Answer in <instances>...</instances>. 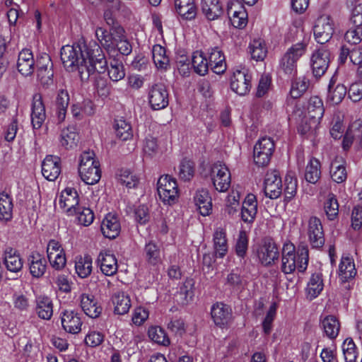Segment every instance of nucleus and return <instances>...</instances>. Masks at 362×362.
<instances>
[{
    "label": "nucleus",
    "mask_w": 362,
    "mask_h": 362,
    "mask_svg": "<svg viewBox=\"0 0 362 362\" xmlns=\"http://www.w3.org/2000/svg\"><path fill=\"white\" fill-rule=\"evenodd\" d=\"M81 179L87 185H95L101 177L100 163L93 151H84L79 157L78 168Z\"/></svg>",
    "instance_id": "f257e3e1"
},
{
    "label": "nucleus",
    "mask_w": 362,
    "mask_h": 362,
    "mask_svg": "<svg viewBox=\"0 0 362 362\" xmlns=\"http://www.w3.org/2000/svg\"><path fill=\"white\" fill-rule=\"evenodd\" d=\"M88 49L83 42L62 47L60 56L65 69L69 71H75L80 62H86V52Z\"/></svg>",
    "instance_id": "f03ea898"
},
{
    "label": "nucleus",
    "mask_w": 362,
    "mask_h": 362,
    "mask_svg": "<svg viewBox=\"0 0 362 362\" xmlns=\"http://www.w3.org/2000/svg\"><path fill=\"white\" fill-rule=\"evenodd\" d=\"M305 46L303 43L293 45L284 54L279 61V71L288 77L293 76L297 71V61L305 53Z\"/></svg>",
    "instance_id": "7ed1b4c3"
},
{
    "label": "nucleus",
    "mask_w": 362,
    "mask_h": 362,
    "mask_svg": "<svg viewBox=\"0 0 362 362\" xmlns=\"http://www.w3.org/2000/svg\"><path fill=\"white\" fill-rule=\"evenodd\" d=\"M157 191L162 202L168 205L176 202L178 198V189L176 180L170 176L162 175L157 182Z\"/></svg>",
    "instance_id": "20e7f679"
},
{
    "label": "nucleus",
    "mask_w": 362,
    "mask_h": 362,
    "mask_svg": "<svg viewBox=\"0 0 362 362\" xmlns=\"http://www.w3.org/2000/svg\"><path fill=\"white\" fill-rule=\"evenodd\" d=\"M211 179L214 188L226 192L230 187L231 175L228 167L220 162L214 163L211 170Z\"/></svg>",
    "instance_id": "39448f33"
},
{
    "label": "nucleus",
    "mask_w": 362,
    "mask_h": 362,
    "mask_svg": "<svg viewBox=\"0 0 362 362\" xmlns=\"http://www.w3.org/2000/svg\"><path fill=\"white\" fill-rule=\"evenodd\" d=\"M148 102L153 110L165 108L169 103V94L165 86L156 83L149 87L148 91Z\"/></svg>",
    "instance_id": "423d86ee"
},
{
    "label": "nucleus",
    "mask_w": 362,
    "mask_h": 362,
    "mask_svg": "<svg viewBox=\"0 0 362 362\" xmlns=\"http://www.w3.org/2000/svg\"><path fill=\"white\" fill-rule=\"evenodd\" d=\"M330 62V52L325 46L315 49L310 57V66L315 78H320L327 71Z\"/></svg>",
    "instance_id": "0eeeda50"
},
{
    "label": "nucleus",
    "mask_w": 362,
    "mask_h": 362,
    "mask_svg": "<svg viewBox=\"0 0 362 362\" xmlns=\"http://www.w3.org/2000/svg\"><path fill=\"white\" fill-rule=\"evenodd\" d=\"M274 150V144L270 137H262L258 140L254 147L253 157L255 163L259 166L267 165Z\"/></svg>",
    "instance_id": "6e6552de"
},
{
    "label": "nucleus",
    "mask_w": 362,
    "mask_h": 362,
    "mask_svg": "<svg viewBox=\"0 0 362 362\" xmlns=\"http://www.w3.org/2000/svg\"><path fill=\"white\" fill-rule=\"evenodd\" d=\"M334 30V21L328 16L319 17L313 27L315 38L321 45L327 42L332 38Z\"/></svg>",
    "instance_id": "1a4fd4ad"
},
{
    "label": "nucleus",
    "mask_w": 362,
    "mask_h": 362,
    "mask_svg": "<svg viewBox=\"0 0 362 362\" xmlns=\"http://www.w3.org/2000/svg\"><path fill=\"white\" fill-rule=\"evenodd\" d=\"M226 11L231 24L235 28H243L247 25V13L240 1H230L227 4Z\"/></svg>",
    "instance_id": "9d476101"
},
{
    "label": "nucleus",
    "mask_w": 362,
    "mask_h": 362,
    "mask_svg": "<svg viewBox=\"0 0 362 362\" xmlns=\"http://www.w3.org/2000/svg\"><path fill=\"white\" fill-rule=\"evenodd\" d=\"M251 79L246 69H235L230 78V88L239 95H245L250 90Z\"/></svg>",
    "instance_id": "9b49d317"
},
{
    "label": "nucleus",
    "mask_w": 362,
    "mask_h": 362,
    "mask_svg": "<svg viewBox=\"0 0 362 362\" xmlns=\"http://www.w3.org/2000/svg\"><path fill=\"white\" fill-rule=\"evenodd\" d=\"M79 198L77 191L74 188H66L59 197V205L68 216H74L76 214Z\"/></svg>",
    "instance_id": "f8f14e48"
},
{
    "label": "nucleus",
    "mask_w": 362,
    "mask_h": 362,
    "mask_svg": "<svg viewBox=\"0 0 362 362\" xmlns=\"http://www.w3.org/2000/svg\"><path fill=\"white\" fill-rule=\"evenodd\" d=\"M308 235L313 248H320L325 244L322 225L320 218L312 216L308 221Z\"/></svg>",
    "instance_id": "ddd939ff"
},
{
    "label": "nucleus",
    "mask_w": 362,
    "mask_h": 362,
    "mask_svg": "<svg viewBox=\"0 0 362 362\" xmlns=\"http://www.w3.org/2000/svg\"><path fill=\"white\" fill-rule=\"evenodd\" d=\"M63 329L70 334H78L81 330L82 320L80 314L73 310H64L60 314Z\"/></svg>",
    "instance_id": "4468645a"
},
{
    "label": "nucleus",
    "mask_w": 362,
    "mask_h": 362,
    "mask_svg": "<svg viewBox=\"0 0 362 362\" xmlns=\"http://www.w3.org/2000/svg\"><path fill=\"white\" fill-rule=\"evenodd\" d=\"M264 192L272 199H277L282 193V183L279 173L276 171L268 172L264 179Z\"/></svg>",
    "instance_id": "2eb2a0df"
},
{
    "label": "nucleus",
    "mask_w": 362,
    "mask_h": 362,
    "mask_svg": "<svg viewBox=\"0 0 362 362\" xmlns=\"http://www.w3.org/2000/svg\"><path fill=\"white\" fill-rule=\"evenodd\" d=\"M257 257L264 266L272 265L278 259L279 253L276 245L271 240H267L257 250Z\"/></svg>",
    "instance_id": "dca6fc26"
},
{
    "label": "nucleus",
    "mask_w": 362,
    "mask_h": 362,
    "mask_svg": "<svg viewBox=\"0 0 362 362\" xmlns=\"http://www.w3.org/2000/svg\"><path fill=\"white\" fill-rule=\"evenodd\" d=\"M211 317L214 323L221 327H227L232 321L233 313L231 308L223 303H216L211 310Z\"/></svg>",
    "instance_id": "f3484780"
},
{
    "label": "nucleus",
    "mask_w": 362,
    "mask_h": 362,
    "mask_svg": "<svg viewBox=\"0 0 362 362\" xmlns=\"http://www.w3.org/2000/svg\"><path fill=\"white\" fill-rule=\"evenodd\" d=\"M116 27L112 26L110 31L102 27H98L95 31V37L100 46L107 52L110 57H114L116 53V49H115V40L116 37L115 30Z\"/></svg>",
    "instance_id": "a211bd4d"
},
{
    "label": "nucleus",
    "mask_w": 362,
    "mask_h": 362,
    "mask_svg": "<svg viewBox=\"0 0 362 362\" xmlns=\"http://www.w3.org/2000/svg\"><path fill=\"white\" fill-rule=\"evenodd\" d=\"M61 173V160L58 156H47L42 163V174L49 181H54Z\"/></svg>",
    "instance_id": "6ab92c4d"
},
{
    "label": "nucleus",
    "mask_w": 362,
    "mask_h": 362,
    "mask_svg": "<svg viewBox=\"0 0 362 362\" xmlns=\"http://www.w3.org/2000/svg\"><path fill=\"white\" fill-rule=\"evenodd\" d=\"M95 49H88L86 51V56L90 66L93 68V74L95 71L103 73L107 69V61L103 52L98 45H95Z\"/></svg>",
    "instance_id": "aec40b11"
},
{
    "label": "nucleus",
    "mask_w": 362,
    "mask_h": 362,
    "mask_svg": "<svg viewBox=\"0 0 362 362\" xmlns=\"http://www.w3.org/2000/svg\"><path fill=\"white\" fill-rule=\"evenodd\" d=\"M101 232L103 235L109 239H115L121 231V224L117 216L109 213L103 218L101 226Z\"/></svg>",
    "instance_id": "412c9836"
},
{
    "label": "nucleus",
    "mask_w": 362,
    "mask_h": 362,
    "mask_svg": "<svg viewBox=\"0 0 362 362\" xmlns=\"http://www.w3.org/2000/svg\"><path fill=\"white\" fill-rule=\"evenodd\" d=\"M17 69L23 76H29L33 74L35 67L33 54L29 49L21 50L18 57Z\"/></svg>",
    "instance_id": "4be33fe9"
},
{
    "label": "nucleus",
    "mask_w": 362,
    "mask_h": 362,
    "mask_svg": "<svg viewBox=\"0 0 362 362\" xmlns=\"http://www.w3.org/2000/svg\"><path fill=\"white\" fill-rule=\"evenodd\" d=\"M98 264L101 272L106 276H112L118 269L117 260L109 251L100 252L98 257Z\"/></svg>",
    "instance_id": "5701e85b"
},
{
    "label": "nucleus",
    "mask_w": 362,
    "mask_h": 362,
    "mask_svg": "<svg viewBox=\"0 0 362 362\" xmlns=\"http://www.w3.org/2000/svg\"><path fill=\"white\" fill-rule=\"evenodd\" d=\"M46 118L45 107L40 95L33 97L32 103L31 123L33 129H40Z\"/></svg>",
    "instance_id": "b1692460"
},
{
    "label": "nucleus",
    "mask_w": 362,
    "mask_h": 362,
    "mask_svg": "<svg viewBox=\"0 0 362 362\" xmlns=\"http://www.w3.org/2000/svg\"><path fill=\"white\" fill-rule=\"evenodd\" d=\"M81 307L84 313L91 318H96L102 313V307L92 294L83 293L80 296Z\"/></svg>",
    "instance_id": "393cba45"
},
{
    "label": "nucleus",
    "mask_w": 362,
    "mask_h": 362,
    "mask_svg": "<svg viewBox=\"0 0 362 362\" xmlns=\"http://www.w3.org/2000/svg\"><path fill=\"white\" fill-rule=\"evenodd\" d=\"M257 214V201L256 196L249 194L245 197L241 209V218L245 223H252Z\"/></svg>",
    "instance_id": "a878e982"
},
{
    "label": "nucleus",
    "mask_w": 362,
    "mask_h": 362,
    "mask_svg": "<svg viewBox=\"0 0 362 362\" xmlns=\"http://www.w3.org/2000/svg\"><path fill=\"white\" fill-rule=\"evenodd\" d=\"M202 11L209 21H215L223 13V8L219 0H202Z\"/></svg>",
    "instance_id": "bb28decb"
},
{
    "label": "nucleus",
    "mask_w": 362,
    "mask_h": 362,
    "mask_svg": "<svg viewBox=\"0 0 362 362\" xmlns=\"http://www.w3.org/2000/svg\"><path fill=\"white\" fill-rule=\"evenodd\" d=\"M295 246L291 243L284 244L281 257V271L286 274H292L296 270V265L293 261L295 256Z\"/></svg>",
    "instance_id": "cd10ccee"
},
{
    "label": "nucleus",
    "mask_w": 362,
    "mask_h": 362,
    "mask_svg": "<svg viewBox=\"0 0 362 362\" xmlns=\"http://www.w3.org/2000/svg\"><path fill=\"white\" fill-rule=\"evenodd\" d=\"M325 112L323 102L318 96H313L310 98L307 107V115L308 119H314V126L316 122H320Z\"/></svg>",
    "instance_id": "c85d7f7f"
},
{
    "label": "nucleus",
    "mask_w": 362,
    "mask_h": 362,
    "mask_svg": "<svg viewBox=\"0 0 362 362\" xmlns=\"http://www.w3.org/2000/svg\"><path fill=\"white\" fill-rule=\"evenodd\" d=\"M69 104L68 91L66 89L59 90L55 99V114L59 123L64 121Z\"/></svg>",
    "instance_id": "c756f323"
},
{
    "label": "nucleus",
    "mask_w": 362,
    "mask_h": 362,
    "mask_svg": "<svg viewBox=\"0 0 362 362\" xmlns=\"http://www.w3.org/2000/svg\"><path fill=\"white\" fill-rule=\"evenodd\" d=\"M29 269L31 275L35 278L42 276L47 269L45 258L38 252H33L29 258Z\"/></svg>",
    "instance_id": "7c9ffc66"
},
{
    "label": "nucleus",
    "mask_w": 362,
    "mask_h": 362,
    "mask_svg": "<svg viewBox=\"0 0 362 362\" xmlns=\"http://www.w3.org/2000/svg\"><path fill=\"white\" fill-rule=\"evenodd\" d=\"M208 62L211 70L217 74H223L226 69L225 57L217 47L210 49Z\"/></svg>",
    "instance_id": "2f4dec72"
},
{
    "label": "nucleus",
    "mask_w": 362,
    "mask_h": 362,
    "mask_svg": "<svg viewBox=\"0 0 362 362\" xmlns=\"http://www.w3.org/2000/svg\"><path fill=\"white\" fill-rule=\"evenodd\" d=\"M356 139H358L362 146V121L361 119H357L349 125L343 139L344 148H348Z\"/></svg>",
    "instance_id": "473e14b6"
},
{
    "label": "nucleus",
    "mask_w": 362,
    "mask_h": 362,
    "mask_svg": "<svg viewBox=\"0 0 362 362\" xmlns=\"http://www.w3.org/2000/svg\"><path fill=\"white\" fill-rule=\"evenodd\" d=\"M330 176L332 180L338 184L344 182L347 179L346 162L342 158L337 157L331 163Z\"/></svg>",
    "instance_id": "72a5a7b5"
},
{
    "label": "nucleus",
    "mask_w": 362,
    "mask_h": 362,
    "mask_svg": "<svg viewBox=\"0 0 362 362\" xmlns=\"http://www.w3.org/2000/svg\"><path fill=\"white\" fill-rule=\"evenodd\" d=\"M114 305V313L117 315L127 313L131 308V300L128 294L124 291H117L112 297Z\"/></svg>",
    "instance_id": "f704fd0d"
},
{
    "label": "nucleus",
    "mask_w": 362,
    "mask_h": 362,
    "mask_svg": "<svg viewBox=\"0 0 362 362\" xmlns=\"http://www.w3.org/2000/svg\"><path fill=\"white\" fill-rule=\"evenodd\" d=\"M177 13L185 20H192L197 16V6L194 0H175Z\"/></svg>",
    "instance_id": "c9c22d12"
},
{
    "label": "nucleus",
    "mask_w": 362,
    "mask_h": 362,
    "mask_svg": "<svg viewBox=\"0 0 362 362\" xmlns=\"http://www.w3.org/2000/svg\"><path fill=\"white\" fill-rule=\"evenodd\" d=\"M194 202L202 216L210 214L212 211V202L208 190L204 189L197 190L194 196Z\"/></svg>",
    "instance_id": "e433bc0d"
},
{
    "label": "nucleus",
    "mask_w": 362,
    "mask_h": 362,
    "mask_svg": "<svg viewBox=\"0 0 362 362\" xmlns=\"http://www.w3.org/2000/svg\"><path fill=\"white\" fill-rule=\"evenodd\" d=\"M320 327L325 335L329 339L337 337L340 330V323L337 318L333 315H328L320 321Z\"/></svg>",
    "instance_id": "4c0bfd02"
},
{
    "label": "nucleus",
    "mask_w": 362,
    "mask_h": 362,
    "mask_svg": "<svg viewBox=\"0 0 362 362\" xmlns=\"http://www.w3.org/2000/svg\"><path fill=\"white\" fill-rule=\"evenodd\" d=\"M35 312L37 316L43 320H49L53 315V303L52 300L45 296H40L35 300Z\"/></svg>",
    "instance_id": "58836bf2"
},
{
    "label": "nucleus",
    "mask_w": 362,
    "mask_h": 362,
    "mask_svg": "<svg viewBox=\"0 0 362 362\" xmlns=\"http://www.w3.org/2000/svg\"><path fill=\"white\" fill-rule=\"evenodd\" d=\"M115 30V35H116L115 49H116V53L114 57L117 55V52L122 55H129L132 51V47L124 35V30L121 26L117 25Z\"/></svg>",
    "instance_id": "ea45409f"
},
{
    "label": "nucleus",
    "mask_w": 362,
    "mask_h": 362,
    "mask_svg": "<svg viewBox=\"0 0 362 362\" xmlns=\"http://www.w3.org/2000/svg\"><path fill=\"white\" fill-rule=\"evenodd\" d=\"M347 93L346 87L341 83L335 84L331 78L328 86L327 100L333 105L339 104Z\"/></svg>",
    "instance_id": "a19ab883"
},
{
    "label": "nucleus",
    "mask_w": 362,
    "mask_h": 362,
    "mask_svg": "<svg viewBox=\"0 0 362 362\" xmlns=\"http://www.w3.org/2000/svg\"><path fill=\"white\" fill-rule=\"evenodd\" d=\"M13 202L12 197L5 192L0 193V221L8 222L12 220Z\"/></svg>",
    "instance_id": "79ce46f5"
},
{
    "label": "nucleus",
    "mask_w": 362,
    "mask_h": 362,
    "mask_svg": "<svg viewBox=\"0 0 362 362\" xmlns=\"http://www.w3.org/2000/svg\"><path fill=\"white\" fill-rule=\"evenodd\" d=\"M214 248L215 255L218 258H223L228 252L226 231L223 228H217L214 233Z\"/></svg>",
    "instance_id": "37998d69"
},
{
    "label": "nucleus",
    "mask_w": 362,
    "mask_h": 362,
    "mask_svg": "<svg viewBox=\"0 0 362 362\" xmlns=\"http://www.w3.org/2000/svg\"><path fill=\"white\" fill-rule=\"evenodd\" d=\"M4 264L11 272H18L23 267V262L17 251L12 247H7L4 251Z\"/></svg>",
    "instance_id": "c03bdc74"
},
{
    "label": "nucleus",
    "mask_w": 362,
    "mask_h": 362,
    "mask_svg": "<svg viewBox=\"0 0 362 362\" xmlns=\"http://www.w3.org/2000/svg\"><path fill=\"white\" fill-rule=\"evenodd\" d=\"M324 288L322 275L320 273H315L311 275L307 284L306 293L308 298L313 300L317 298Z\"/></svg>",
    "instance_id": "a18cd8bd"
},
{
    "label": "nucleus",
    "mask_w": 362,
    "mask_h": 362,
    "mask_svg": "<svg viewBox=\"0 0 362 362\" xmlns=\"http://www.w3.org/2000/svg\"><path fill=\"white\" fill-rule=\"evenodd\" d=\"M356 274L354 261L352 257H342L339 264V276L343 281H348Z\"/></svg>",
    "instance_id": "49530a36"
},
{
    "label": "nucleus",
    "mask_w": 362,
    "mask_h": 362,
    "mask_svg": "<svg viewBox=\"0 0 362 362\" xmlns=\"http://www.w3.org/2000/svg\"><path fill=\"white\" fill-rule=\"evenodd\" d=\"M92 259L88 255L77 257L75 262L76 273L81 279L88 277L92 272Z\"/></svg>",
    "instance_id": "de8ad7c7"
},
{
    "label": "nucleus",
    "mask_w": 362,
    "mask_h": 362,
    "mask_svg": "<svg viewBox=\"0 0 362 362\" xmlns=\"http://www.w3.org/2000/svg\"><path fill=\"white\" fill-rule=\"evenodd\" d=\"M251 57L255 61H263L267 54V48L262 39H254L249 45Z\"/></svg>",
    "instance_id": "09e8293b"
},
{
    "label": "nucleus",
    "mask_w": 362,
    "mask_h": 362,
    "mask_svg": "<svg viewBox=\"0 0 362 362\" xmlns=\"http://www.w3.org/2000/svg\"><path fill=\"white\" fill-rule=\"evenodd\" d=\"M153 59L159 69L166 70L169 66V58L166 55L165 49L160 45H156L152 49Z\"/></svg>",
    "instance_id": "8fccbe9b"
},
{
    "label": "nucleus",
    "mask_w": 362,
    "mask_h": 362,
    "mask_svg": "<svg viewBox=\"0 0 362 362\" xmlns=\"http://www.w3.org/2000/svg\"><path fill=\"white\" fill-rule=\"evenodd\" d=\"M146 260L151 265H156L161 261L160 247L153 241H149L144 247Z\"/></svg>",
    "instance_id": "3c124183"
},
{
    "label": "nucleus",
    "mask_w": 362,
    "mask_h": 362,
    "mask_svg": "<svg viewBox=\"0 0 362 362\" xmlns=\"http://www.w3.org/2000/svg\"><path fill=\"white\" fill-rule=\"evenodd\" d=\"M320 161L316 158H311L305 168V178L306 181L312 184H315L320 178Z\"/></svg>",
    "instance_id": "603ef678"
},
{
    "label": "nucleus",
    "mask_w": 362,
    "mask_h": 362,
    "mask_svg": "<svg viewBox=\"0 0 362 362\" xmlns=\"http://www.w3.org/2000/svg\"><path fill=\"white\" fill-rule=\"evenodd\" d=\"M114 128L116 136L122 141H127L133 136L130 124L122 118L115 119Z\"/></svg>",
    "instance_id": "864d4df0"
},
{
    "label": "nucleus",
    "mask_w": 362,
    "mask_h": 362,
    "mask_svg": "<svg viewBox=\"0 0 362 362\" xmlns=\"http://www.w3.org/2000/svg\"><path fill=\"white\" fill-rule=\"evenodd\" d=\"M60 143L66 148H71L78 141V134L74 127H68L62 131Z\"/></svg>",
    "instance_id": "5fc2aeb1"
},
{
    "label": "nucleus",
    "mask_w": 362,
    "mask_h": 362,
    "mask_svg": "<svg viewBox=\"0 0 362 362\" xmlns=\"http://www.w3.org/2000/svg\"><path fill=\"white\" fill-rule=\"evenodd\" d=\"M148 336L152 341L158 344L168 346L170 344L165 331L159 326H151L148 329Z\"/></svg>",
    "instance_id": "6e6d98bb"
},
{
    "label": "nucleus",
    "mask_w": 362,
    "mask_h": 362,
    "mask_svg": "<svg viewBox=\"0 0 362 362\" xmlns=\"http://www.w3.org/2000/svg\"><path fill=\"white\" fill-rule=\"evenodd\" d=\"M192 64L194 71L200 76H204L209 70V64L208 59L204 56L202 52L196 51L192 57Z\"/></svg>",
    "instance_id": "4d7b16f0"
},
{
    "label": "nucleus",
    "mask_w": 362,
    "mask_h": 362,
    "mask_svg": "<svg viewBox=\"0 0 362 362\" xmlns=\"http://www.w3.org/2000/svg\"><path fill=\"white\" fill-rule=\"evenodd\" d=\"M324 211L329 221H334L339 215V203L334 194H329L327 199L324 203Z\"/></svg>",
    "instance_id": "13d9d810"
},
{
    "label": "nucleus",
    "mask_w": 362,
    "mask_h": 362,
    "mask_svg": "<svg viewBox=\"0 0 362 362\" xmlns=\"http://www.w3.org/2000/svg\"><path fill=\"white\" fill-rule=\"evenodd\" d=\"M284 196L285 200L289 202L296 194L298 187V181L293 172H288L284 180Z\"/></svg>",
    "instance_id": "bf43d9fd"
},
{
    "label": "nucleus",
    "mask_w": 362,
    "mask_h": 362,
    "mask_svg": "<svg viewBox=\"0 0 362 362\" xmlns=\"http://www.w3.org/2000/svg\"><path fill=\"white\" fill-rule=\"evenodd\" d=\"M296 258H293V261L296 265V270L299 272H304L308 264V249L307 247H298L297 250H295Z\"/></svg>",
    "instance_id": "052dcab7"
},
{
    "label": "nucleus",
    "mask_w": 362,
    "mask_h": 362,
    "mask_svg": "<svg viewBox=\"0 0 362 362\" xmlns=\"http://www.w3.org/2000/svg\"><path fill=\"white\" fill-rule=\"evenodd\" d=\"M345 362H356L358 351L351 338H346L341 346Z\"/></svg>",
    "instance_id": "680f3d73"
},
{
    "label": "nucleus",
    "mask_w": 362,
    "mask_h": 362,
    "mask_svg": "<svg viewBox=\"0 0 362 362\" xmlns=\"http://www.w3.org/2000/svg\"><path fill=\"white\" fill-rule=\"evenodd\" d=\"M178 175L183 181L190 180L194 175V163L190 160L183 159L179 165Z\"/></svg>",
    "instance_id": "e2e57ef3"
},
{
    "label": "nucleus",
    "mask_w": 362,
    "mask_h": 362,
    "mask_svg": "<svg viewBox=\"0 0 362 362\" xmlns=\"http://www.w3.org/2000/svg\"><path fill=\"white\" fill-rule=\"evenodd\" d=\"M108 75L110 78L115 82H117L125 76V71L124 66L121 62L113 59L110 62V65L108 69Z\"/></svg>",
    "instance_id": "0e129e2a"
},
{
    "label": "nucleus",
    "mask_w": 362,
    "mask_h": 362,
    "mask_svg": "<svg viewBox=\"0 0 362 362\" xmlns=\"http://www.w3.org/2000/svg\"><path fill=\"white\" fill-rule=\"evenodd\" d=\"M309 81L304 77L296 79L291 85L290 95L292 98H300L308 89Z\"/></svg>",
    "instance_id": "69168bd1"
},
{
    "label": "nucleus",
    "mask_w": 362,
    "mask_h": 362,
    "mask_svg": "<svg viewBox=\"0 0 362 362\" xmlns=\"http://www.w3.org/2000/svg\"><path fill=\"white\" fill-rule=\"evenodd\" d=\"M78 223L83 226H90L94 220V214L89 208L79 207L76 210Z\"/></svg>",
    "instance_id": "338daca9"
},
{
    "label": "nucleus",
    "mask_w": 362,
    "mask_h": 362,
    "mask_svg": "<svg viewBox=\"0 0 362 362\" xmlns=\"http://www.w3.org/2000/svg\"><path fill=\"white\" fill-rule=\"evenodd\" d=\"M248 247V238L245 231L241 230L239 233L236 241L235 250V254L240 258L245 257Z\"/></svg>",
    "instance_id": "774afa93"
}]
</instances>
